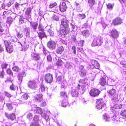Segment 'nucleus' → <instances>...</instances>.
Here are the masks:
<instances>
[{
	"label": "nucleus",
	"mask_w": 126,
	"mask_h": 126,
	"mask_svg": "<svg viewBox=\"0 0 126 126\" xmlns=\"http://www.w3.org/2000/svg\"><path fill=\"white\" fill-rule=\"evenodd\" d=\"M88 2L89 6L91 7H92L95 3V0H88Z\"/></svg>",
	"instance_id": "nucleus-32"
},
{
	"label": "nucleus",
	"mask_w": 126,
	"mask_h": 126,
	"mask_svg": "<svg viewBox=\"0 0 126 126\" xmlns=\"http://www.w3.org/2000/svg\"><path fill=\"white\" fill-rule=\"evenodd\" d=\"M30 26L32 28L33 30V31L32 32H33L35 31L38 25V23L36 22H35L32 23H30Z\"/></svg>",
	"instance_id": "nucleus-23"
},
{
	"label": "nucleus",
	"mask_w": 126,
	"mask_h": 126,
	"mask_svg": "<svg viewBox=\"0 0 126 126\" xmlns=\"http://www.w3.org/2000/svg\"><path fill=\"white\" fill-rule=\"evenodd\" d=\"M32 9L31 8H29L27 9L25 12V14L26 15V17L27 19H29L31 17V16L30 14L31 13Z\"/></svg>",
	"instance_id": "nucleus-25"
},
{
	"label": "nucleus",
	"mask_w": 126,
	"mask_h": 126,
	"mask_svg": "<svg viewBox=\"0 0 126 126\" xmlns=\"http://www.w3.org/2000/svg\"><path fill=\"white\" fill-rule=\"evenodd\" d=\"M101 23L103 28H104L103 29L104 30V29L106 28L107 25L105 24V23L104 21H102Z\"/></svg>",
	"instance_id": "nucleus-56"
},
{
	"label": "nucleus",
	"mask_w": 126,
	"mask_h": 126,
	"mask_svg": "<svg viewBox=\"0 0 126 126\" xmlns=\"http://www.w3.org/2000/svg\"><path fill=\"white\" fill-rule=\"evenodd\" d=\"M48 32L49 33L50 36H53L54 35V32L51 30L49 29L48 30Z\"/></svg>",
	"instance_id": "nucleus-59"
},
{
	"label": "nucleus",
	"mask_w": 126,
	"mask_h": 126,
	"mask_svg": "<svg viewBox=\"0 0 126 126\" xmlns=\"http://www.w3.org/2000/svg\"><path fill=\"white\" fill-rule=\"evenodd\" d=\"M65 67L67 68H70L72 66L69 62H67L65 65Z\"/></svg>",
	"instance_id": "nucleus-49"
},
{
	"label": "nucleus",
	"mask_w": 126,
	"mask_h": 126,
	"mask_svg": "<svg viewBox=\"0 0 126 126\" xmlns=\"http://www.w3.org/2000/svg\"><path fill=\"white\" fill-rule=\"evenodd\" d=\"M12 69L13 71L16 72H18L19 70V68L17 66H15L13 67Z\"/></svg>",
	"instance_id": "nucleus-47"
},
{
	"label": "nucleus",
	"mask_w": 126,
	"mask_h": 126,
	"mask_svg": "<svg viewBox=\"0 0 126 126\" xmlns=\"http://www.w3.org/2000/svg\"><path fill=\"white\" fill-rule=\"evenodd\" d=\"M103 42L102 38L101 36L96 37L94 39L92 44L93 47L99 46L102 45Z\"/></svg>",
	"instance_id": "nucleus-4"
},
{
	"label": "nucleus",
	"mask_w": 126,
	"mask_h": 126,
	"mask_svg": "<svg viewBox=\"0 0 126 126\" xmlns=\"http://www.w3.org/2000/svg\"><path fill=\"white\" fill-rule=\"evenodd\" d=\"M32 110L36 111V113L41 115L42 117H43L46 120H48L49 117L48 115H47L44 112V110L40 108L37 107V105H33L32 106Z\"/></svg>",
	"instance_id": "nucleus-1"
},
{
	"label": "nucleus",
	"mask_w": 126,
	"mask_h": 126,
	"mask_svg": "<svg viewBox=\"0 0 126 126\" xmlns=\"http://www.w3.org/2000/svg\"><path fill=\"white\" fill-rule=\"evenodd\" d=\"M57 5V4L56 2L51 3L49 5V8H55V6H56Z\"/></svg>",
	"instance_id": "nucleus-43"
},
{
	"label": "nucleus",
	"mask_w": 126,
	"mask_h": 126,
	"mask_svg": "<svg viewBox=\"0 0 126 126\" xmlns=\"http://www.w3.org/2000/svg\"><path fill=\"white\" fill-rule=\"evenodd\" d=\"M107 83V81L106 79V78L105 77L102 78L99 82L100 84L101 85L104 86Z\"/></svg>",
	"instance_id": "nucleus-26"
},
{
	"label": "nucleus",
	"mask_w": 126,
	"mask_h": 126,
	"mask_svg": "<svg viewBox=\"0 0 126 126\" xmlns=\"http://www.w3.org/2000/svg\"><path fill=\"white\" fill-rule=\"evenodd\" d=\"M10 12L9 11H6L3 12V14L4 16L6 17L8 16V15L10 13Z\"/></svg>",
	"instance_id": "nucleus-48"
},
{
	"label": "nucleus",
	"mask_w": 126,
	"mask_h": 126,
	"mask_svg": "<svg viewBox=\"0 0 126 126\" xmlns=\"http://www.w3.org/2000/svg\"><path fill=\"white\" fill-rule=\"evenodd\" d=\"M10 89L12 90H15L16 89L15 86L13 84L11 85L10 87Z\"/></svg>",
	"instance_id": "nucleus-63"
},
{
	"label": "nucleus",
	"mask_w": 126,
	"mask_h": 126,
	"mask_svg": "<svg viewBox=\"0 0 126 126\" xmlns=\"http://www.w3.org/2000/svg\"><path fill=\"white\" fill-rule=\"evenodd\" d=\"M57 81L59 84H61V88H64L65 84H66V81L64 80L62 76H58L57 79Z\"/></svg>",
	"instance_id": "nucleus-10"
},
{
	"label": "nucleus",
	"mask_w": 126,
	"mask_h": 126,
	"mask_svg": "<svg viewBox=\"0 0 126 126\" xmlns=\"http://www.w3.org/2000/svg\"><path fill=\"white\" fill-rule=\"evenodd\" d=\"M42 96L41 94H37L35 96V100L38 102H40L42 100Z\"/></svg>",
	"instance_id": "nucleus-22"
},
{
	"label": "nucleus",
	"mask_w": 126,
	"mask_h": 126,
	"mask_svg": "<svg viewBox=\"0 0 126 126\" xmlns=\"http://www.w3.org/2000/svg\"><path fill=\"white\" fill-rule=\"evenodd\" d=\"M63 48L62 46H61L57 49L56 52L58 54H61L63 51Z\"/></svg>",
	"instance_id": "nucleus-35"
},
{
	"label": "nucleus",
	"mask_w": 126,
	"mask_h": 126,
	"mask_svg": "<svg viewBox=\"0 0 126 126\" xmlns=\"http://www.w3.org/2000/svg\"><path fill=\"white\" fill-rule=\"evenodd\" d=\"M14 42V40L13 39L10 40L9 42L6 40H5L4 41L6 50L9 53H11L13 50V46L12 44V43Z\"/></svg>",
	"instance_id": "nucleus-2"
},
{
	"label": "nucleus",
	"mask_w": 126,
	"mask_h": 126,
	"mask_svg": "<svg viewBox=\"0 0 126 126\" xmlns=\"http://www.w3.org/2000/svg\"><path fill=\"white\" fill-rule=\"evenodd\" d=\"M43 53L45 55L48 56V55H50L49 52L44 47H43Z\"/></svg>",
	"instance_id": "nucleus-44"
},
{
	"label": "nucleus",
	"mask_w": 126,
	"mask_h": 126,
	"mask_svg": "<svg viewBox=\"0 0 126 126\" xmlns=\"http://www.w3.org/2000/svg\"><path fill=\"white\" fill-rule=\"evenodd\" d=\"M82 33L83 35L86 37H88L90 35L89 31L87 30L83 31Z\"/></svg>",
	"instance_id": "nucleus-30"
},
{
	"label": "nucleus",
	"mask_w": 126,
	"mask_h": 126,
	"mask_svg": "<svg viewBox=\"0 0 126 126\" xmlns=\"http://www.w3.org/2000/svg\"><path fill=\"white\" fill-rule=\"evenodd\" d=\"M4 94L6 96L8 97H10L11 96V95L9 93L7 92H5Z\"/></svg>",
	"instance_id": "nucleus-62"
},
{
	"label": "nucleus",
	"mask_w": 126,
	"mask_h": 126,
	"mask_svg": "<svg viewBox=\"0 0 126 126\" xmlns=\"http://www.w3.org/2000/svg\"><path fill=\"white\" fill-rule=\"evenodd\" d=\"M99 93V90L98 89H95L91 90L89 93L90 95L93 96H95L98 95Z\"/></svg>",
	"instance_id": "nucleus-14"
},
{
	"label": "nucleus",
	"mask_w": 126,
	"mask_h": 126,
	"mask_svg": "<svg viewBox=\"0 0 126 126\" xmlns=\"http://www.w3.org/2000/svg\"><path fill=\"white\" fill-rule=\"evenodd\" d=\"M123 22L122 18L120 17H117L113 20L112 23L114 25H117L121 24Z\"/></svg>",
	"instance_id": "nucleus-12"
},
{
	"label": "nucleus",
	"mask_w": 126,
	"mask_h": 126,
	"mask_svg": "<svg viewBox=\"0 0 126 126\" xmlns=\"http://www.w3.org/2000/svg\"><path fill=\"white\" fill-rule=\"evenodd\" d=\"M63 64V62L60 59H59L57 61L56 64L58 66H61Z\"/></svg>",
	"instance_id": "nucleus-42"
},
{
	"label": "nucleus",
	"mask_w": 126,
	"mask_h": 126,
	"mask_svg": "<svg viewBox=\"0 0 126 126\" xmlns=\"http://www.w3.org/2000/svg\"><path fill=\"white\" fill-rule=\"evenodd\" d=\"M97 105L96 106V108L99 110L101 109L103 110L106 109V104L103 101L102 99L97 100L96 101Z\"/></svg>",
	"instance_id": "nucleus-6"
},
{
	"label": "nucleus",
	"mask_w": 126,
	"mask_h": 126,
	"mask_svg": "<svg viewBox=\"0 0 126 126\" xmlns=\"http://www.w3.org/2000/svg\"><path fill=\"white\" fill-rule=\"evenodd\" d=\"M87 79H80L79 81V82L82 84L86 83Z\"/></svg>",
	"instance_id": "nucleus-52"
},
{
	"label": "nucleus",
	"mask_w": 126,
	"mask_h": 126,
	"mask_svg": "<svg viewBox=\"0 0 126 126\" xmlns=\"http://www.w3.org/2000/svg\"><path fill=\"white\" fill-rule=\"evenodd\" d=\"M8 65V64L6 63H3L2 64L1 67L2 70L4 69H6Z\"/></svg>",
	"instance_id": "nucleus-51"
},
{
	"label": "nucleus",
	"mask_w": 126,
	"mask_h": 126,
	"mask_svg": "<svg viewBox=\"0 0 126 126\" xmlns=\"http://www.w3.org/2000/svg\"><path fill=\"white\" fill-rule=\"evenodd\" d=\"M30 126H40V125L38 122L33 121L30 123Z\"/></svg>",
	"instance_id": "nucleus-38"
},
{
	"label": "nucleus",
	"mask_w": 126,
	"mask_h": 126,
	"mask_svg": "<svg viewBox=\"0 0 126 126\" xmlns=\"http://www.w3.org/2000/svg\"><path fill=\"white\" fill-rule=\"evenodd\" d=\"M120 114L123 118L126 119V110L122 109Z\"/></svg>",
	"instance_id": "nucleus-29"
},
{
	"label": "nucleus",
	"mask_w": 126,
	"mask_h": 126,
	"mask_svg": "<svg viewBox=\"0 0 126 126\" xmlns=\"http://www.w3.org/2000/svg\"><path fill=\"white\" fill-rule=\"evenodd\" d=\"M103 118L106 121L109 122L111 120V118H112V120L116 124L117 123L119 122V119L117 118V116L115 115L112 118L108 115L105 114L103 115Z\"/></svg>",
	"instance_id": "nucleus-5"
},
{
	"label": "nucleus",
	"mask_w": 126,
	"mask_h": 126,
	"mask_svg": "<svg viewBox=\"0 0 126 126\" xmlns=\"http://www.w3.org/2000/svg\"><path fill=\"white\" fill-rule=\"evenodd\" d=\"M86 16L84 14H79L77 15V17L80 19H83L85 18Z\"/></svg>",
	"instance_id": "nucleus-36"
},
{
	"label": "nucleus",
	"mask_w": 126,
	"mask_h": 126,
	"mask_svg": "<svg viewBox=\"0 0 126 126\" xmlns=\"http://www.w3.org/2000/svg\"><path fill=\"white\" fill-rule=\"evenodd\" d=\"M26 73L24 71H23L18 74L17 77L19 83H21L22 80V78L26 76Z\"/></svg>",
	"instance_id": "nucleus-18"
},
{
	"label": "nucleus",
	"mask_w": 126,
	"mask_h": 126,
	"mask_svg": "<svg viewBox=\"0 0 126 126\" xmlns=\"http://www.w3.org/2000/svg\"><path fill=\"white\" fill-rule=\"evenodd\" d=\"M109 95L113 99H117L118 97L117 94L116 93V90L112 88L108 91Z\"/></svg>",
	"instance_id": "nucleus-9"
},
{
	"label": "nucleus",
	"mask_w": 126,
	"mask_h": 126,
	"mask_svg": "<svg viewBox=\"0 0 126 126\" xmlns=\"http://www.w3.org/2000/svg\"><path fill=\"white\" fill-rule=\"evenodd\" d=\"M29 97V95L27 94H25L21 97V101L22 103H24V101L27 100Z\"/></svg>",
	"instance_id": "nucleus-27"
},
{
	"label": "nucleus",
	"mask_w": 126,
	"mask_h": 126,
	"mask_svg": "<svg viewBox=\"0 0 126 126\" xmlns=\"http://www.w3.org/2000/svg\"><path fill=\"white\" fill-rule=\"evenodd\" d=\"M80 73L79 74L81 76H85L86 75V70H81L80 71Z\"/></svg>",
	"instance_id": "nucleus-39"
},
{
	"label": "nucleus",
	"mask_w": 126,
	"mask_h": 126,
	"mask_svg": "<svg viewBox=\"0 0 126 126\" xmlns=\"http://www.w3.org/2000/svg\"><path fill=\"white\" fill-rule=\"evenodd\" d=\"M14 3V1L12 0H10L9 2L6 5L8 7H10L12 4Z\"/></svg>",
	"instance_id": "nucleus-57"
},
{
	"label": "nucleus",
	"mask_w": 126,
	"mask_h": 126,
	"mask_svg": "<svg viewBox=\"0 0 126 126\" xmlns=\"http://www.w3.org/2000/svg\"><path fill=\"white\" fill-rule=\"evenodd\" d=\"M33 120L34 122H38L39 121L38 116L36 115H35Z\"/></svg>",
	"instance_id": "nucleus-45"
},
{
	"label": "nucleus",
	"mask_w": 126,
	"mask_h": 126,
	"mask_svg": "<svg viewBox=\"0 0 126 126\" xmlns=\"http://www.w3.org/2000/svg\"><path fill=\"white\" fill-rule=\"evenodd\" d=\"M52 19L56 21L59 20V17L57 15H54L52 16Z\"/></svg>",
	"instance_id": "nucleus-46"
},
{
	"label": "nucleus",
	"mask_w": 126,
	"mask_h": 126,
	"mask_svg": "<svg viewBox=\"0 0 126 126\" xmlns=\"http://www.w3.org/2000/svg\"><path fill=\"white\" fill-rule=\"evenodd\" d=\"M111 37L113 38H115L118 36V32L114 28H113L110 32V35Z\"/></svg>",
	"instance_id": "nucleus-16"
},
{
	"label": "nucleus",
	"mask_w": 126,
	"mask_h": 126,
	"mask_svg": "<svg viewBox=\"0 0 126 126\" xmlns=\"http://www.w3.org/2000/svg\"><path fill=\"white\" fill-rule=\"evenodd\" d=\"M62 28L61 30L60 31V35L61 37L63 38L65 37V35L67 33V31H66V29Z\"/></svg>",
	"instance_id": "nucleus-24"
},
{
	"label": "nucleus",
	"mask_w": 126,
	"mask_h": 126,
	"mask_svg": "<svg viewBox=\"0 0 126 126\" xmlns=\"http://www.w3.org/2000/svg\"><path fill=\"white\" fill-rule=\"evenodd\" d=\"M23 17L22 16H20L19 18V23L20 24H22L24 22Z\"/></svg>",
	"instance_id": "nucleus-50"
},
{
	"label": "nucleus",
	"mask_w": 126,
	"mask_h": 126,
	"mask_svg": "<svg viewBox=\"0 0 126 126\" xmlns=\"http://www.w3.org/2000/svg\"><path fill=\"white\" fill-rule=\"evenodd\" d=\"M16 35L18 38H21L23 36V35L22 33H20L19 32H17Z\"/></svg>",
	"instance_id": "nucleus-53"
},
{
	"label": "nucleus",
	"mask_w": 126,
	"mask_h": 126,
	"mask_svg": "<svg viewBox=\"0 0 126 126\" xmlns=\"http://www.w3.org/2000/svg\"><path fill=\"white\" fill-rule=\"evenodd\" d=\"M61 96L62 98L65 100H67L68 99L67 94L64 92H61L60 93Z\"/></svg>",
	"instance_id": "nucleus-33"
},
{
	"label": "nucleus",
	"mask_w": 126,
	"mask_h": 126,
	"mask_svg": "<svg viewBox=\"0 0 126 126\" xmlns=\"http://www.w3.org/2000/svg\"><path fill=\"white\" fill-rule=\"evenodd\" d=\"M30 30V28H27L24 29V33L26 34L27 36L29 35Z\"/></svg>",
	"instance_id": "nucleus-37"
},
{
	"label": "nucleus",
	"mask_w": 126,
	"mask_h": 126,
	"mask_svg": "<svg viewBox=\"0 0 126 126\" xmlns=\"http://www.w3.org/2000/svg\"><path fill=\"white\" fill-rule=\"evenodd\" d=\"M47 46L48 47L51 49H55L56 47V43L53 41H50L47 43Z\"/></svg>",
	"instance_id": "nucleus-15"
},
{
	"label": "nucleus",
	"mask_w": 126,
	"mask_h": 126,
	"mask_svg": "<svg viewBox=\"0 0 126 126\" xmlns=\"http://www.w3.org/2000/svg\"><path fill=\"white\" fill-rule=\"evenodd\" d=\"M13 17L14 18H12L11 17H9L7 18L6 21V22L7 24H8V26H10V25L12 23L13 21L15 20V18L17 16V15L15 14H13Z\"/></svg>",
	"instance_id": "nucleus-17"
},
{
	"label": "nucleus",
	"mask_w": 126,
	"mask_h": 126,
	"mask_svg": "<svg viewBox=\"0 0 126 126\" xmlns=\"http://www.w3.org/2000/svg\"><path fill=\"white\" fill-rule=\"evenodd\" d=\"M45 79L47 83H51L53 81L52 75L49 73L45 75Z\"/></svg>",
	"instance_id": "nucleus-11"
},
{
	"label": "nucleus",
	"mask_w": 126,
	"mask_h": 126,
	"mask_svg": "<svg viewBox=\"0 0 126 126\" xmlns=\"http://www.w3.org/2000/svg\"><path fill=\"white\" fill-rule=\"evenodd\" d=\"M7 74L9 75L13 76L12 72L10 69H8L7 71Z\"/></svg>",
	"instance_id": "nucleus-54"
},
{
	"label": "nucleus",
	"mask_w": 126,
	"mask_h": 126,
	"mask_svg": "<svg viewBox=\"0 0 126 126\" xmlns=\"http://www.w3.org/2000/svg\"><path fill=\"white\" fill-rule=\"evenodd\" d=\"M114 6V4L109 3L107 5V7L108 9L110 10H112Z\"/></svg>",
	"instance_id": "nucleus-40"
},
{
	"label": "nucleus",
	"mask_w": 126,
	"mask_h": 126,
	"mask_svg": "<svg viewBox=\"0 0 126 126\" xmlns=\"http://www.w3.org/2000/svg\"><path fill=\"white\" fill-rule=\"evenodd\" d=\"M28 86L30 88L32 89H36L37 87V83L34 80L29 81L28 83Z\"/></svg>",
	"instance_id": "nucleus-8"
},
{
	"label": "nucleus",
	"mask_w": 126,
	"mask_h": 126,
	"mask_svg": "<svg viewBox=\"0 0 126 126\" xmlns=\"http://www.w3.org/2000/svg\"><path fill=\"white\" fill-rule=\"evenodd\" d=\"M5 116L8 119H10L12 120H14L16 118V115L14 113H12L10 115L6 113H5Z\"/></svg>",
	"instance_id": "nucleus-21"
},
{
	"label": "nucleus",
	"mask_w": 126,
	"mask_h": 126,
	"mask_svg": "<svg viewBox=\"0 0 126 126\" xmlns=\"http://www.w3.org/2000/svg\"><path fill=\"white\" fill-rule=\"evenodd\" d=\"M67 100L63 99L62 101H61V102L62 106L63 107H65L68 104V102Z\"/></svg>",
	"instance_id": "nucleus-31"
},
{
	"label": "nucleus",
	"mask_w": 126,
	"mask_h": 126,
	"mask_svg": "<svg viewBox=\"0 0 126 126\" xmlns=\"http://www.w3.org/2000/svg\"><path fill=\"white\" fill-rule=\"evenodd\" d=\"M21 46H22V50L25 51H26L28 48L29 47V46L28 44L27 43H24L23 45H22L20 43Z\"/></svg>",
	"instance_id": "nucleus-28"
},
{
	"label": "nucleus",
	"mask_w": 126,
	"mask_h": 126,
	"mask_svg": "<svg viewBox=\"0 0 126 126\" xmlns=\"http://www.w3.org/2000/svg\"><path fill=\"white\" fill-rule=\"evenodd\" d=\"M80 85L79 84H78V87L77 88H72L71 91V94L72 96H77L78 94V90L79 89V87L80 86Z\"/></svg>",
	"instance_id": "nucleus-13"
},
{
	"label": "nucleus",
	"mask_w": 126,
	"mask_h": 126,
	"mask_svg": "<svg viewBox=\"0 0 126 126\" xmlns=\"http://www.w3.org/2000/svg\"><path fill=\"white\" fill-rule=\"evenodd\" d=\"M7 106L9 110H11L13 108L12 105L10 104H7Z\"/></svg>",
	"instance_id": "nucleus-61"
},
{
	"label": "nucleus",
	"mask_w": 126,
	"mask_h": 126,
	"mask_svg": "<svg viewBox=\"0 0 126 126\" xmlns=\"http://www.w3.org/2000/svg\"><path fill=\"white\" fill-rule=\"evenodd\" d=\"M91 63L89 64L87 66V68L88 70H91L94 68L98 69L99 67V64L97 61L94 60H91L90 61Z\"/></svg>",
	"instance_id": "nucleus-3"
},
{
	"label": "nucleus",
	"mask_w": 126,
	"mask_h": 126,
	"mask_svg": "<svg viewBox=\"0 0 126 126\" xmlns=\"http://www.w3.org/2000/svg\"><path fill=\"white\" fill-rule=\"evenodd\" d=\"M69 21L65 18H63L62 20L61 25L60 26L61 28L66 29L67 31H69Z\"/></svg>",
	"instance_id": "nucleus-7"
},
{
	"label": "nucleus",
	"mask_w": 126,
	"mask_h": 126,
	"mask_svg": "<svg viewBox=\"0 0 126 126\" xmlns=\"http://www.w3.org/2000/svg\"><path fill=\"white\" fill-rule=\"evenodd\" d=\"M38 33L39 38L41 40H42V38L44 37H47V36L44 32H38Z\"/></svg>",
	"instance_id": "nucleus-34"
},
{
	"label": "nucleus",
	"mask_w": 126,
	"mask_h": 126,
	"mask_svg": "<svg viewBox=\"0 0 126 126\" xmlns=\"http://www.w3.org/2000/svg\"><path fill=\"white\" fill-rule=\"evenodd\" d=\"M31 58L32 59L38 61L40 59V57L38 53H32L31 55Z\"/></svg>",
	"instance_id": "nucleus-20"
},
{
	"label": "nucleus",
	"mask_w": 126,
	"mask_h": 126,
	"mask_svg": "<svg viewBox=\"0 0 126 126\" xmlns=\"http://www.w3.org/2000/svg\"><path fill=\"white\" fill-rule=\"evenodd\" d=\"M66 6L65 2H63L61 3L59 5L60 10L62 12H63L65 11L66 9Z\"/></svg>",
	"instance_id": "nucleus-19"
},
{
	"label": "nucleus",
	"mask_w": 126,
	"mask_h": 126,
	"mask_svg": "<svg viewBox=\"0 0 126 126\" xmlns=\"http://www.w3.org/2000/svg\"><path fill=\"white\" fill-rule=\"evenodd\" d=\"M62 123V121L61 120L58 121H57L56 123L57 125V126H61Z\"/></svg>",
	"instance_id": "nucleus-64"
},
{
	"label": "nucleus",
	"mask_w": 126,
	"mask_h": 126,
	"mask_svg": "<svg viewBox=\"0 0 126 126\" xmlns=\"http://www.w3.org/2000/svg\"><path fill=\"white\" fill-rule=\"evenodd\" d=\"M47 59L48 61L49 62H50L52 60V57L50 55L47 56Z\"/></svg>",
	"instance_id": "nucleus-60"
},
{
	"label": "nucleus",
	"mask_w": 126,
	"mask_h": 126,
	"mask_svg": "<svg viewBox=\"0 0 126 126\" xmlns=\"http://www.w3.org/2000/svg\"><path fill=\"white\" fill-rule=\"evenodd\" d=\"M122 105L120 104H118L115 105L114 107V108H115L116 107V109H120L121 108H122Z\"/></svg>",
	"instance_id": "nucleus-55"
},
{
	"label": "nucleus",
	"mask_w": 126,
	"mask_h": 126,
	"mask_svg": "<svg viewBox=\"0 0 126 126\" xmlns=\"http://www.w3.org/2000/svg\"><path fill=\"white\" fill-rule=\"evenodd\" d=\"M33 117V115L31 113H28L27 115V118L30 120L32 119Z\"/></svg>",
	"instance_id": "nucleus-41"
},
{
	"label": "nucleus",
	"mask_w": 126,
	"mask_h": 126,
	"mask_svg": "<svg viewBox=\"0 0 126 126\" xmlns=\"http://www.w3.org/2000/svg\"><path fill=\"white\" fill-rule=\"evenodd\" d=\"M40 89L42 92H44L45 89V87L43 85H41Z\"/></svg>",
	"instance_id": "nucleus-58"
}]
</instances>
